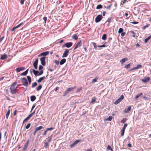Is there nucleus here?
<instances>
[{
    "label": "nucleus",
    "instance_id": "obj_60",
    "mask_svg": "<svg viewBox=\"0 0 151 151\" xmlns=\"http://www.w3.org/2000/svg\"><path fill=\"white\" fill-rule=\"evenodd\" d=\"M93 45L94 47L95 48V49H96L97 47V45H96V43L93 42Z\"/></svg>",
    "mask_w": 151,
    "mask_h": 151
},
{
    "label": "nucleus",
    "instance_id": "obj_44",
    "mask_svg": "<svg viewBox=\"0 0 151 151\" xmlns=\"http://www.w3.org/2000/svg\"><path fill=\"white\" fill-rule=\"evenodd\" d=\"M107 149L108 150H111V151L113 150V149L109 145L108 146Z\"/></svg>",
    "mask_w": 151,
    "mask_h": 151
},
{
    "label": "nucleus",
    "instance_id": "obj_27",
    "mask_svg": "<svg viewBox=\"0 0 151 151\" xmlns=\"http://www.w3.org/2000/svg\"><path fill=\"white\" fill-rule=\"evenodd\" d=\"M10 110L9 109L8 110V111H7L6 114V117L7 119L8 118L10 114Z\"/></svg>",
    "mask_w": 151,
    "mask_h": 151
},
{
    "label": "nucleus",
    "instance_id": "obj_63",
    "mask_svg": "<svg viewBox=\"0 0 151 151\" xmlns=\"http://www.w3.org/2000/svg\"><path fill=\"white\" fill-rule=\"evenodd\" d=\"M52 138V137H51L50 136L48 137V142H50L51 141Z\"/></svg>",
    "mask_w": 151,
    "mask_h": 151
},
{
    "label": "nucleus",
    "instance_id": "obj_64",
    "mask_svg": "<svg viewBox=\"0 0 151 151\" xmlns=\"http://www.w3.org/2000/svg\"><path fill=\"white\" fill-rule=\"evenodd\" d=\"M137 69H138V68L136 67H134L132 68L130 70H135Z\"/></svg>",
    "mask_w": 151,
    "mask_h": 151
},
{
    "label": "nucleus",
    "instance_id": "obj_19",
    "mask_svg": "<svg viewBox=\"0 0 151 151\" xmlns=\"http://www.w3.org/2000/svg\"><path fill=\"white\" fill-rule=\"evenodd\" d=\"M45 79V76H43L42 77H41V78H40L38 80H37V82L38 83H40L42 81H43V80H44Z\"/></svg>",
    "mask_w": 151,
    "mask_h": 151
},
{
    "label": "nucleus",
    "instance_id": "obj_39",
    "mask_svg": "<svg viewBox=\"0 0 151 151\" xmlns=\"http://www.w3.org/2000/svg\"><path fill=\"white\" fill-rule=\"evenodd\" d=\"M81 141V140L80 139H78L76 140L73 143H74V144H75V145H76L79 142H80Z\"/></svg>",
    "mask_w": 151,
    "mask_h": 151
},
{
    "label": "nucleus",
    "instance_id": "obj_54",
    "mask_svg": "<svg viewBox=\"0 0 151 151\" xmlns=\"http://www.w3.org/2000/svg\"><path fill=\"white\" fill-rule=\"evenodd\" d=\"M128 14L127 13H125V16L126 17V19H128L129 18V17H128Z\"/></svg>",
    "mask_w": 151,
    "mask_h": 151
},
{
    "label": "nucleus",
    "instance_id": "obj_58",
    "mask_svg": "<svg viewBox=\"0 0 151 151\" xmlns=\"http://www.w3.org/2000/svg\"><path fill=\"white\" fill-rule=\"evenodd\" d=\"M106 47L105 45L104 44L102 45H98L97 47Z\"/></svg>",
    "mask_w": 151,
    "mask_h": 151
},
{
    "label": "nucleus",
    "instance_id": "obj_30",
    "mask_svg": "<svg viewBox=\"0 0 151 151\" xmlns=\"http://www.w3.org/2000/svg\"><path fill=\"white\" fill-rule=\"evenodd\" d=\"M101 39L104 40H105L106 39V34H104L101 38Z\"/></svg>",
    "mask_w": 151,
    "mask_h": 151
},
{
    "label": "nucleus",
    "instance_id": "obj_33",
    "mask_svg": "<svg viewBox=\"0 0 151 151\" xmlns=\"http://www.w3.org/2000/svg\"><path fill=\"white\" fill-rule=\"evenodd\" d=\"M72 37L73 39L75 40H76L78 39V36L76 34L73 35Z\"/></svg>",
    "mask_w": 151,
    "mask_h": 151
},
{
    "label": "nucleus",
    "instance_id": "obj_55",
    "mask_svg": "<svg viewBox=\"0 0 151 151\" xmlns=\"http://www.w3.org/2000/svg\"><path fill=\"white\" fill-rule=\"evenodd\" d=\"M35 104H33L31 108V110L30 111L31 112H32V110L35 107Z\"/></svg>",
    "mask_w": 151,
    "mask_h": 151
},
{
    "label": "nucleus",
    "instance_id": "obj_28",
    "mask_svg": "<svg viewBox=\"0 0 151 151\" xmlns=\"http://www.w3.org/2000/svg\"><path fill=\"white\" fill-rule=\"evenodd\" d=\"M42 88V86L41 85H40L38 87L36 88V90L37 91H39Z\"/></svg>",
    "mask_w": 151,
    "mask_h": 151
},
{
    "label": "nucleus",
    "instance_id": "obj_56",
    "mask_svg": "<svg viewBox=\"0 0 151 151\" xmlns=\"http://www.w3.org/2000/svg\"><path fill=\"white\" fill-rule=\"evenodd\" d=\"M55 63L56 65H58L59 64V61L58 60H55Z\"/></svg>",
    "mask_w": 151,
    "mask_h": 151
},
{
    "label": "nucleus",
    "instance_id": "obj_40",
    "mask_svg": "<svg viewBox=\"0 0 151 151\" xmlns=\"http://www.w3.org/2000/svg\"><path fill=\"white\" fill-rule=\"evenodd\" d=\"M125 130H124L123 129H122L121 130V136H123L124 135Z\"/></svg>",
    "mask_w": 151,
    "mask_h": 151
},
{
    "label": "nucleus",
    "instance_id": "obj_3",
    "mask_svg": "<svg viewBox=\"0 0 151 151\" xmlns=\"http://www.w3.org/2000/svg\"><path fill=\"white\" fill-rule=\"evenodd\" d=\"M103 18V17L101 15H99L96 17L95 21L96 23L99 22Z\"/></svg>",
    "mask_w": 151,
    "mask_h": 151
},
{
    "label": "nucleus",
    "instance_id": "obj_17",
    "mask_svg": "<svg viewBox=\"0 0 151 151\" xmlns=\"http://www.w3.org/2000/svg\"><path fill=\"white\" fill-rule=\"evenodd\" d=\"M7 58V55L6 54H4L1 56L0 59L4 60Z\"/></svg>",
    "mask_w": 151,
    "mask_h": 151
},
{
    "label": "nucleus",
    "instance_id": "obj_18",
    "mask_svg": "<svg viewBox=\"0 0 151 151\" xmlns=\"http://www.w3.org/2000/svg\"><path fill=\"white\" fill-rule=\"evenodd\" d=\"M131 109V106H129L126 109H125L124 110V112L125 113H127L129 112Z\"/></svg>",
    "mask_w": 151,
    "mask_h": 151
},
{
    "label": "nucleus",
    "instance_id": "obj_7",
    "mask_svg": "<svg viewBox=\"0 0 151 151\" xmlns=\"http://www.w3.org/2000/svg\"><path fill=\"white\" fill-rule=\"evenodd\" d=\"M45 58L46 57H44L41 58L40 59L41 64L43 66H45Z\"/></svg>",
    "mask_w": 151,
    "mask_h": 151
},
{
    "label": "nucleus",
    "instance_id": "obj_21",
    "mask_svg": "<svg viewBox=\"0 0 151 151\" xmlns=\"http://www.w3.org/2000/svg\"><path fill=\"white\" fill-rule=\"evenodd\" d=\"M35 110L34 111L32 112V113L30 114L27 117L29 119L30 118H31L32 116L35 114Z\"/></svg>",
    "mask_w": 151,
    "mask_h": 151
},
{
    "label": "nucleus",
    "instance_id": "obj_6",
    "mask_svg": "<svg viewBox=\"0 0 151 151\" xmlns=\"http://www.w3.org/2000/svg\"><path fill=\"white\" fill-rule=\"evenodd\" d=\"M123 29L122 28H120L118 30V32L119 34H121V36H124L126 34V32H123Z\"/></svg>",
    "mask_w": 151,
    "mask_h": 151
},
{
    "label": "nucleus",
    "instance_id": "obj_10",
    "mask_svg": "<svg viewBox=\"0 0 151 151\" xmlns=\"http://www.w3.org/2000/svg\"><path fill=\"white\" fill-rule=\"evenodd\" d=\"M82 45V42L81 40L79 41L78 42H77V43L76 45L74 48V50H75L77 48L79 47H80Z\"/></svg>",
    "mask_w": 151,
    "mask_h": 151
},
{
    "label": "nucleus",
    "instance_id": "obj_59",
    "mask_svg": "<svg viewBox=\"0 0 151 151\" xmlns=\"http://www.w3.org/2000/svg\"><path fill=\"white\" fill-rule=\"evenodd\" d=\"M54 129L53 127H51L50 128H47V129L46 130L48 131V130H51L53 129Z\"/></svg>",
    "mask_w": 151,
    "mask_h": 151
},
{
    "label": "nucleus",
    "instance_id": "obj_45",
    "mask_svg": "<svg viewBox=\"0 0 151 151\" xmlns=\"http://www.w3.org/2000/svg\"><path fill=\"white\" fill-rule=\"evenodd\" d=\"M29 119L27 117L24 120L23 122V123H24L25 122H27V120Z\"/></svg>",
    "mask_w": 151,
    "mask_h": 151
},
{
    "label": "nucleus",
    "instance_id": "obj_62",
    "mask_svg": "<svg viewBox=\"0 0 151 151\" xmlns=\"http://www.w3.org/2000/svg\"><path fill=\"white\" fill-rule=\"evenodd\" d=\"M43 68V67L41 65H39V70L42 69Z\"/></svg>",
    "mask_w": 151,
    "mask_h": 151
},
{
    "label": "nucleus",
    "instance_id": "obj_20",
    "mask_svg": "<svg viewBox=\"0 0 151 151\" xmlns=\"http://www.w3.org/2000/svg\"><path fill=\"white\" fill-rule=\"evenodd\" d=\"M128 59L127 58H124L122 59L120 61V63L123 65L126 61Z\"/></svg>",
    "mask_w": 151,
    "mask_h": 151
},
{
    "label": "nucleus",
    "instance_id": "obj_23",
    "mask_svg": "<svg viewBox=\"0 0 151 151\" xmlns=\"http://www.w3.org/2000/svg\"><path fill=\"white\" fill-rule=\"evenodd\" d=\"M66 60L65 58L63 59L60 62V65H62L64 64L66 62Z\"/></svg>",
    "mask_w": 151,
    "mask_h": 151
},
{
    "label": "nucleus",
    "instance_id": "obj_37",
    "mask_svg": "<svg viewBox=\"0 0 151 151\" xmlns=\"http://www.w3.org/2000/svg\"><path fill=\"white\" fill-rule=\"evenodd\" d=\"M142 93H139V94H138L137 95L135 96V99H137V98H138L139 96H140L141 95H142Z\"/></svg>",
    "mask_w": 151,
    "mask_h": 151
},
{
    "label": "nucleus",
    "instance_id": "obj_16",
    "mask_svg": "<svg viewBox=\"0 0 151 151\" xmlns=\"http://www.w3.org/2000/svg\"><path fill=\"white\" fill-rule=\"evenodd\" d=\"M150 78L149 77H145L144 79L142 80V81L143 82L146 83L148 82L150 80Z\"/></svg>",
    "mask_w": 151,
    "mask_h": 151
},
{
    "label": "nucleus",
    "instance_id": "obj_8",
    "mask_svg": "<svg viewBox=\"0 0 151 151\" xmlns=\"http://www.w3.org/2000/svg\"><path fill=\"white\" fill-rule=\"evenodd\" d=\"M29 142V140L28 139L27 141L25 143V145H24V147L22 149L23 151H26V149L28 146V145Z\"/></svg>",
    "mask_w": 151,
    "mask_h": 151
},
{
    "label": "nucleus",
    "instance_id": "obj_52",
    "mask_svg": "<svg viewBox=\"0 0 151 151\" xmlns=\"http://www.w3.org/2000/svg\"><path fill=\"white\" fill-rule=\"evenodd\" d=\"M136 67L138 69L139 68H141L142 67V65L140 64H138Z\"/></svg>",
    "mask_w": 151,
    "mask_h": 151
},
{
    "label": "nucleus",
    "instance_id": "obj_41",
    "mask_svg": "<svg viewBox=\"0 0 151 151\" xmlns=\"http://www.w3.org/2000/svg\"><path fill=\"white\" fill-rule=\"evenodd\" d=\"M31 125V124L30 123H29L27 124L25 127V128L26 129H28L30 127Z\"/></svg>",
    "mask_w": 151,
    "mask_h": 151
},
{
    "label": "nucleus",
    "instance_id": "obj_57",
    "mask_svg": "<svg viewBox=\"0 0 151 151\" xmlns=\"http://www.w3.org/2000/svg\"><path fill=\"white\" fill-rule=\"evenodd\" d=\"M112 4H111L110 5H109L108 6H107L106 7V9H110V8L112 6Z\"/></svg>",
    "mask_w": 151,
    "mask_h": 151
},
{
    "label": "nucleus",
    "instance_id": "obj_12",
    "mask_svg": "<svg viewBox=\"0 0 151 151\" xmlns=\"http://www.w3.org/2000/svg\"><path fill=\"white\" fill-rule=\"evenodd\" d=\"M25 69V68L24 67H21L15 69L16 71L18 73L21 71L24 70Z\"/></svg>",
    "mask_w": 151,
    "mask_h": 151
},
{
    "label": "nucleus",
    "instance_id": "obj_50",
    "mask_svg": "<svg viewBox=\"0 0 151 151\" xmlns=\"http://www.w3.org/2000/svg\"><path fill=\"white\" fill-rule=\"evenodd\" d=\"M150 26V24H147L146 25H145V26H144L143 27V29H145L147 27H149Z\"/></svg>",
    "mask_w": 151,
    "mask_h": 151
},
{
    "label": "nucleus",
    "instance_id": "obj_61",
    "mask_svg": "<svg viewBox=\"0 0 151 151\" xmlns=\"http://www.w3.org/2000/svg\"><path fill=\"white\" fill-rule=\"evenodd\" d=\"M43 73V70H41L40 72H39V74L38 75L40 76Z\"/></svg>",
    "mask_w": 151,
    "mask_h": 151
},
{
    "label": "nucleus",
    "instance_id": "obj_9",
    "mask_svg": "<svg viewBox=\"0 0 151 151\" xmlns=\"http://www.w3.org/2000/svg\"><path fill=\"white\" fill-rule=\"evenodd\" d=\"M38 59H36L34 61V62L33 63V65L34 66V68L36 69H37V64L38 63Z\"/></svg>",
    "mask_w": 151,
    "mask_h": 151
},
{
    "label": "nucleus",
    "instance_id": "obj_15",
    "mask_svg": "<svg viewBox=\"0 0 151 151\" xmlns=\"http://www.w3.org/2000/svg\"><path fill=\"white\" fill-rule=\"evenodd\" d=\"M31 70H30L31 72ZM32 70L35 76H39V75H38V74H39V72L38 71L35 70L34 69Z\"/></svg>",
    "mask_w": 151,
    "mask_h": 151
},
{
    "label": "nucleus",
    "instance_id": "obj_5",
    "mask_svg": "<svg viewBox=\"0 0 151 151\" xmlns=\"http://www.w3.org/2000/svg\"><path fill=\"white\" fill-rule=\"evenodd\" d=\"M21 81L22 83V85L25 86H27L28 85V82L27 79L25 78L21 79Z\"/></svg>",
    "mask_w": 151,
    "mask_h": 151
},
{
    "label": "nucleus",
    "instance_id": "obj_22",
    "mask_svg": "<svg viewBox=\"0 0 151 151\" xmlns=\"http://www.w3.org/2000/svg\"><path fill=\"white\" fill-rule=\"evenodd\" d=\"M96 97H93L92 98L90 102L91 104H94L96 101Z\"/></svg>",
    "mask_w": 151,
    "mask_h": 151
},
{
    "label": "nucleus",
    "instance_id": "obj_1",
    "mask_svg": "<svg viewBox=\"0 0 151 151\" xmlns=\"http://www.w3.org/2000/svg\"><path fill=\"white\" fill-rule=\"evenodd\" d=\"M17 82H15L11 86L10 89V92L12 94H16L17 92V89L18 86L17 85Z\"/></svg>",
    "mask_w": 151,
    "mask_h": 151
},
{
    "label": "nucleus",
    "instance_id": "obj_31",
    "mask_svg": "<svg viewBox=\"0 0 151 151\" xmlns=\"http://www.w3.org/2000/svg\"><path fill=\"white\" fill-rule=\"evenodd\" d=\"M112 117L111 116H109V118L105 119L106 121H111L112 119Z\"/></svg>",
    "mask_w": 151,
    "mask_h": 151
},
{
    "label": "nucleus",
    "instance_id": "obj_43",
    "mask_svg": "<svg viewBox=\"0 0 151 151\" xmlns=\"http://www.w3.org/2000/svg\"><path fill=\"white\" fill-rule=\"evenodd\" d=\"M127 126V123L125 124H124V126H123L122 129L125 130V129H126V127Z\"/></svg>",
    "mask_w": 151,
    "mask_h": 151
},
{
    "label": "nucleus",
    "instance_id": "obj_24",
    "mask_svg": "<svg viewBox=\"0 0 151 151\" xmlns=\"http://www.w3.org/2000/svg\"><path fill=\"white\" fill-rule=\"evenodd\" d=\"M36 97L35 96H30V100L32 101H33L35 100Z\"/></svg>",
    "mask_w": 151,
    "mask_h": 151
},
{
    "label": "nucleus",
    "instance_id": "obj_13",
    "mask_svg": "<svg viewBox=\"0 0 151 151\" xmlns=\"http://www.w3.org/2000/svg\"><path fill=\"white\" fill-rule=\"evenodd\" d=\"M49 54V52L48 51H46L45 52H42L40 54V55H38V57H40L41 56H45L46 55H48Z\"/></svg>",
    "mask_w": 151,
    "mask_h": 151
},
{
    "label": "nucleus",
    "instance_id": "obj_2",
    "mask_svg": "<svg viewBox=\"0 0 151 151\" xmlns=\"http://www.w3.org/2000/svg\"><path fill=\"white\" fill-rule=\"evenodd\" d=\"M76 88V86H74L70 88H68L65 91L64 93L63 94V96H65L68 93L72 91L74 89Z\"/></svg>",
    "mask_w": 151,
    "mask_h": 151
},
{
    "label": "nucleus",
    "instance_id": "obj_49",
    "mask_svg": "<svg viewBox=\"0 0 151 151\" xmlns=\"http://www.w3.org/2000/svg\"><path fill=\"white\" fill-rule=\"evenodd\" d=\"M126 118H124L121 121V122L122 123H124L126 121Z\"/></svg>",
    "mask_w": 151,
    "mask_h": 151
},
{
    "label": "nucleus",
    "instance_id": "obj_53",
    "mask_svg": "<svg viewBox=\"0 0 151 151\" xmlns=\"http://www.w3.org/2000/svg\"><path fill=\"white\" fill-rule=\"evenodd\" d=\"M130 64H129L125 66V68H126L128 69L129 68V67H130Z\"/></svg>",
    "mask_w": 151,
    "mask_h": 151
},
{
    "label": "nucleus",
    "instance_id": "obj_34",
    "mask_svg": "<svg viewBox=\"0 0 151 151\" xmlns=\"http://www.w3.org/2000/svg\"><path fill=\"white\" fill-rule=\"evenodd\" d=\"M151 38V35L148 37L145 40L144 42L145 43H146L147 41Z\"/></svg>",
    "mask_w": 151,
    "mask_h": 151
},
{
    "label": "nucleus",
    "instance_id": "obj_11",
    "mask_svg": "<svg viewBox=\"0 0 151 151\" xmlns=\"http://www.w3.org/2000/svg\"><path fill=\"white\" fill-rule=\"evenodd\" d=\"M69 51L68 49H65L62 56L63 58L66 57L68 55Z\"/></svg>",
    "mask_w": 151,
    "mask_h": 151
},
{
    "label": "nucleus",
    "instance_id": "obj_29",
    "mask_svg": "<svg viewBox=\"0 0 151 151\" xmlns=\"http://www.w3.org/2000/svg\"><path fill=\"white\" fill-rule=\"evenodd\" d=\"M27 78L28 80V81H29V84H30L32 82L31 78L29 76H27Z\"/></svg>",
    "mask_w": 151,
    "mask_h": 151
},
{
    "label": "nucleus",
    "instance_id": "obj_42",
    "mask_svg": "<svg viewBox=\"0 0 151 151\" xmlns=\"http://www.w3.org/2000/svg\"><path fill=\"white\" fill-rule=\"evenodd\" d=\"M44 147L46 148L48 147V143L47 142H45V145Z\"/></svg>",
    "mask_w": 151,
    "mask_h": 151
},
{
    "label": "nucleus",
    "instance_id": "obj_4",
    "mask_svg": "<svg viewBox=\"0 0 151 151\" xmlns=\"http://www.w3.org/2000/svg\"><path fill=\"white\" fill-rule=\"evenodd\" d=\"M124 96L122 95L120 97H119L118 99L116 100L115 102L114 103V104H118L124 98Z\"/></svg>",
    "mask_w": 151,
    "mask_h": 151
},
{
    "label": "nucleus",
    "instance_id": "obj_46",
    "mask_svg": "<svg viewBox=\"0 0 151 151\" xmlns=\"http://www.w3.org/2000/svg\"><path fill=\"white\" fill-rule=\"evenodd\" d=\"M111 17H110V18H108L107 20L106 21V22H107L109 23H110L111 22Z\"/></svg>",
    "mask_w": 151,
    "mask_h": 151
},
{
    "label": "nucleus",
    "instance_id": "obj_47",
    "mask_svg": "<svg viewBox=\"0 0 151 151\" xmlns=\"http://www.w3.org/2000/svg\"><path fill=\"white\" fill-rule=\"evenodd\" d=\"M82 87H81L80 88H78L76 91V92H79L82 89Z\"/></svg>",
    "mask_w": 151,
    "mask_h": 151
},
{
    "label": "nucleus",
    "instance_id": "obj_25",
    "mask_svg": "<svg viewBox=\"0 0 151 151\" xmlns=\"http://www.w3.org/2000/svg\"><path fill=\"white\" fill-rule=\"evenodd\" d=\"M28 71V69L27 70L23 72L21 74V76H26L27 73Z\"/></svg>",
    "mask_w": 151,
    "mask_h": 151
},
{
    "label": "nucleus",
    "instance_id": "obj_38",
    "mask_svg": "<svg viewBox=\"0 0 151 151\" xmlns=\"http://www.w3.org/2000/svg\"><path fill=\"white\" fill-rule=\"evenodd\" d=\"M98 79V78H95L94 79H93L92 81V82H91L92 83H94V82H96L97 81Z\"/></svg>",
    "mask_w": 151,
    "mask_h": 151
},
{
    "label": "nucleus",
    "instance_id": "obj_51",
    "mask_svg": "<svg viewBox=\"0 0 151 151\" xmlns=\"http://www.w3.org/2000/svg\"><path fill=\"white\" fill-rule=\"evenodd\" d=\"M43 19L45 23H46L47 19V18L46 17H44L43 18Z\"/></svg>",
    "mask_w": 151,
    "mask_h": 151
},
{
    "label": "nucleus",
    "instance_id": "obj_14",
    "mask_svg": "<svg viewBox=\"0 0 151 151\" xmlns=\"http://www.w3.org/2000/svg\"><path fill=\"white\" fill-rule=\"evenodd\" d=\"M73 45V43L72 42H69L66 43L65 44V46L67 48H69L71 47Z\"/></svg>",
    "mask_w": 151,
    "mask_h": 151
},
{
    "label": "nucleus",
    "instance_id": "obj_36",
    "mask_svg": "<svg viewBox=\"0 0 151 151\" xmlns=\"http://www.w3.org/2000/svg\"><path fill=\"white\" fill-rule=\"evenodd\" d=\"M37 85V83L36 82H35L32 83V87L34 88L35 86H36Z\"/></svg>",
    "mask_w": 151,
    "mask_h": 151
},
{
    "label": "nucleus",
    "instance_id": "obj_32",
    "mask_svg": "<svg viewBox=\"0 0 151 151\" xmlns=\"http://www.w3.org/2000/svg\"><path fill=\"white\" fill-rule=\"evenodd\" d=\"M103 7L102 6L101 4H99L96 7V9H101Z\"/></svg>",
    "mask_w": 151,
    "mask_h": 151
},
{
    "label": "nucleus",
    "instance_id": "obj_26",
    "mask_svg": "<svg viewBox=\"0 0 151 151\" xmlns=\"http://www.w3.org/2000/svg\"><path fill=\"white\" fill-rule=\"evenodd\" d=\"M44 128L42 126H40L38 127H37L35 128V129L36 130V131H37L39 130H40Z\"/></svg>",
    "mask_w": 151,
    "mask_h": 151
},
{
    "label": "nucleus",
    "instance_id": "obj_48",
    "mask_svg": "<svg viewBox=\"0 0 151 151\" xmlns=\"http://www.w3.org/2000/svg\"><path fill=\"white\" fill-rule=\"evenodd\" d=\"M75 145H76L75 144H74V143H73L70 144V148H72L75 146Z\"/></svg>",
    "mask_w": 151,
    "mask_h": 151
},
{
    "label": "nucleus",
    "instance_id": "obj_35",
    "mask_svg": "<svg viewBox=\"0 0 151 151\" xmlns=\"http://www.w3.org/2000/svg\"><path fill=\"white\" fill-rule=\"evenodd\" d=\"M129 32L132 33V36L134 37H135L136 36L135 33L133 31H130Z\"/></svg>",
    "mask_w": 151,
    "mask_h": 151
}]
</instances>
